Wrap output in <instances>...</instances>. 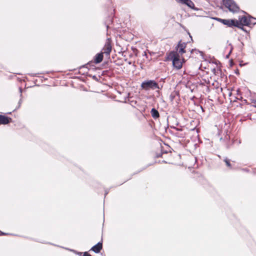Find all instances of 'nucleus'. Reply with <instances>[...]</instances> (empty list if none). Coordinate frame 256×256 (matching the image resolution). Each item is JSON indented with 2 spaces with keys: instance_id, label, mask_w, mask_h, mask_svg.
I'll use <instances>...</instances> for the list:
<instances>
[{
  "instance_id": "31",
  "label": "nucleus",
  "mask_w": 256,
  "mask_h": 256,
  "mask_svg": "<svg viewBox=\"0 0 256 256\" xmlns=\"http://www.w3.org/2000/svg\"><path fill=\"white\" fill-rule=\"evenodd\" d=\"M82 256H92L88 253V252H82Z\"/></svg>"
},
{
  "instance_id": "23",
  "label": "nucleus",
  "mask_w": 256,
  "mask_h": 256,
  "mask_svg": "<svg viewBox=\"0 0 256 256\" xmlns=\"http://www.w3.org/2000/svg\"><path fill=\"white\" fill-rule=\"evenodd\" d=\"M8 235L14 236V234H11V233L5 232H2V230H0V236H8Z\"/></svg>"
},
{
  "instance_id": "37",
  "label": "nucleus",
  "mask_w": 256,
  "mask_h": 256,
  "mask_svg": "<svg viewBox=\"0 0 256 256\" xmlns=\"http://www.w3.org/2000/svg\"><path fill=\"white\" fill-rule=\"evenodd\" d=\"M229 64H230V66H232L233 64H232V59H230V60H229Z\"/></svg>"
},
{
  "instance_id": "60",
  "label": "nucleus",
  "mask_w": 256,
  "mask_h": 256,
  "mask_svg": "<svg viewBox=\"0 0 256 256\" xmlns=\"http://www.w3.org/2000/svg\"><path fill=\"white\" fill-rule=\"evenodd\" d=\"M48 244H50L54 245L53 244H52L50 242H48Z\"/></svg>"
},
{
  "instance_id": "62",
  "label": "nucleus",
  "mask_w": 256,
  "mask_h": 256,
  "mask_svg": "<svg viewBox=\"0 0 256 256\" xmlns=\"http://www.w3.org/2000/svg\"><path fill=\"white\" fill-rule=\"evenodd\" d=\"M194 105L198 106V104H196V103L194 102Z\"/></svg>"
},
{
  "instance_id": "20",
  "label": "nucleus",
  "mask_w": 256,
  "mask_h": 256,
  "mask_svg": "<svg viewBox=\"0 0 256 256\" xmlns=\"http://www.w3.org/2000/svg\"><path fill=\"white\" fill-rule=\"evenodd\" d=\"M186 46V44L185 42H180L178 47L176 48H185Z\"/></svg>"
},
{
  "instance_id": "18",
  "label": "nucleus",
  "mask_w": 256,
  "mask_h": 256,
  "mask_svg": "<svg viewBox=\"0 0 256 256\" xmlns=\"http://www.w3.org/2000/svg\"><path fill=\"white\" fill-rule=\"evenodd\" d=\"M224 161L226 163V165L229 168H232V164H230V160L228 159V158H225L224 160Z\"/></svg>"
},
{
  "instance_id": "8",
  "label": "nucleus",
  "mask_w": 256,
  "mask_h": 256,
  "mask_svg": "<svg viewBox=\"0 0 256 256\" xmlns=\"http://www.w3.org/2000/svg\"><path fill=\"white\" fill-rule=\"evenodd\" d=\"M220 20L224 24L227 25L229 26H234L237 27V26L238 25V20L220 19Z\"/></svg>"
},
{
  "instance_id": "30",
  "label": "nucleus",
  "mask_w": 256,
  "mask_h": 256,
  "mask_svg": "<svg viewBox=\"0 0 256 256\" xmlns=\"http://www.w3.org/2000/svg\"><path fill=\"white\" fill-rule=\"evenodd\" d=\"M232 50H233V49H230V50L229 51L228 54L225 56L226 58V59L229 58L230 56V54L232 52Z\"/></svg>"
},
{
  "instance_id": "59",
  "label": "nucleus",
  "mask_w": 256,
  "mask_h": 256,
  "mask_svg": "<svg viewBox=\"0 0 256 256\" xmlns=\"http://www.w3.org/2000/svg\"><path fill=\"white\" fill-rule=\"evenodd\" d=\"M253 106H254V108H256V104L255 105H252Z\"/></svg>"
},
{
  "instance_id": "38",
  "label": "nucleus",
  "mask_w": 256,
  "mask_h": 256,
  "mask_svg": "<svg viewBox=\"0 0 256 256\" xmlns=\"http://www.w3.org/2000/svg\"><path fill=\"white\" fill-rule=\"evenodd\" d=\"M216 70H216V68H212V72L214 74H216Z\"/></svg>"
},
{
  "instance_id": "48",
  "label": "nucleus",
  "mask_w": 256,
  "mask_h": 256,
  "mask_svg": "<svg viewBox=\"0 0 256 256\" xmlns=\"http://www.w3.org/2000/svg\"><path fill=\"white\" fill-rule=\"evenodd\" d=\"M130 178H129V180H130ZM128 180H125V181L123 182V184H124V183L125 182H126V181H128ZM122 184H122H120L119 185H121V184Z\"/></svg>"
},
{
  "instance_id": "35",
  "label": "nucleus",
  "mask_w": 256,
  "mask_h": 256,
  "mask_svg": "<svg viewBox=\"0 0 256 256\" xmlns=\"http://www.w3.org/2000/svg\"><path fill=\"white\" fill-rule=\"evenodd\" d=\"M240 98H241V100H242V102L243 104H248V101H247L246 100V99H244L243 100L242 97Z\"/></svg>"
},
{
  "instance_id": "63",
  "label": "nucleus",
  "mask_w": 256,
  "mask_h": 256,
  "mask_svg": "<svg viewBox=\"0 0 256 256\" xmlns=\"http://www.w3.org/2000/svg\"><path fill=\"white\" fill-rule=\"evenodd\" d=\"M128 64H131V62H128Z\"/></svg>"
},
{
  "instance_id": "21",
  "label": "nucleus",
  "mask_w": 256,
  "mask_h": 256,
  "mask_svg": "<svg viewBox=\"0 0 256 256\" xmlns=\"http://www.w3.org/2000/svg\"><path fill=\"white\" fill-rule=\"evenodd\" d=\"M22 102V98L20 97V100L18 102V106L16 107V108L14 110H12V112H15L16 110L18 109L20 107Z\"/></svg>"
},
{
  "instance_id": "16",
  "label": "nucleus",
  "mask_w": 256,
  "mask_h": 256,
  "mask_svg": "<svg viewBox=\"0 0 256 256\" xmlns=\"http://www.w3.org/2000/svg\"><path fill=\"white\" fill-rule=\"evenodd\" d=\"M174 51L177 52V54L182 57H184L183 54L186 53V49H172Z\"/></svg>"
},
{
  "instance_id": "56",
  "label": "nucleus",
  "mask_w": 256,
  "mask_h": 256,
  "mask_svg": "<svg viewBox=\"0 0 256 256\" xmlns=\"http://www.w3.org/2000/svg\"><path fill=\"white\" fill-rule=\"evenodd\" d=\"M249 116H251V114H248L247 117H249Z\"/></svg>"
},
{
  "instance_id": "64",
  "label": "nucleus",
  "mask_w": 256,
  "mask_h": 256,
  "mask_svg": "<svg viewBox=\"0 0 256 256\" xmlns=\"http://www.w3.org/2000/svg\"><path fill=\"white\" fill-rule=\"evenodd\" d=\"M157 92L159 93V91L158 90H156V91Z\"/></svg>"
},
{
  "instance_id": "39",
  "label": "nucleus",
  "mask_w": 256,
  "mask_h": 256,
  "mask_svg": "<svg viewBox=\"0 0 256 256\" xmlns=\"http://www.w3.org/2000/svg\"><path fill=\"white\" fill-rule=\"evenodd\" d=\"M236 94L238 95H240L241 94V92H240V89L238 88L237 90H236Z\"/></svg>"
},
{
  "instance_id": "42",
  "label": "nucleus",
  "mask_w": 256,
  "mask_h": 256,
  "mask_svg": "<svg viewBox=\"0 0 256 256\" xmlns=\"http://www.w3.org/2000/svg\"><path fill=\"white\" fill-rule=\"evenodd\" d=\"M166 78H161L160 80V82H164Z\"/></svg>"
},
{
  "instance_id": "11",
  "label": "nucleus",
  "mask_w": 256,
  "mask_h": 256,
  "mask_svg": "<svg viewBox=\"0 0 256 256\" xmlns=\"http://www.w3.org/2000/svg\"><path fill=\"white\" fill-rule=\"evenodd\" d=\"M8 116L5 114H0V126L7 124L10 123V121L8 120Z\"/></svg>"
},
{
  "instance_id": "7",
  "label": "nucleus",
  "mask_w": 256,
  "mask_h": 256,
  "mask_svg": "<svg viewBox=\"0 0 256 256\" xmlns=\"http://www.w3.org/2000/svg\"><path fill=\"white\" fill-rule=\"evenodd\" d=\"M238 25L237 26L238 28H240L242 26H248L250 24V18H248L246 16H242L239 18Z\"/></svg>"
},
{
  "instance_id": "3",
  "label": "nucleus",
  "mask_w": 256,
  "mask_h": 256,
  "mask_svg": "<svg viewBox=\"0 0 256 256\" xmlns=\"http://www.w3.org/2000/svg\"><path fill=\"white\" fill-rule=\"evenodd\" d=\"M162 87L163 84L160 87L158 84L154 80H146L140 84L141 88L146 91L156 89L162 90Z\"/></svg>"
},
{
  "instance_id": "24",
  "label": "nucleus",
  "mask_w": 256,
  "mask_h": 256,
  "mask_svg": "<svg viewBox=\"0 0 256 256\" xmlns=\"http://www.w3.org/2000/svg\"><path fill=\"white\" fill-rule=\"evenodd\" d=\"M160 152L162 154H168V151L166 150H164V147L160 144Z\"/></svg>"
},
{
  "instance_id": "47",
  "label": "nucleus",
  "mask_w": 256,
  "mask_h": 256,
  "mask_svg": "<svg viewBox=\"0 0 256 256\" xmlns=\"http://www.w3.org/2000/svg\"><path fill=\"white\" fill-rule=\"evenodd\" d=\"M252 102L253 103H254V104H256V100H252Z\"/></svg>"
},
{
  "instance_id": "61",
  "label": "nucleus",
  "mask_w": 256,
  "mask_h": 256,
  "mask_svg": "<svg viewBox=\"0 0 256 256\" xmlns=\"http://www.w3.org/2000/svg\"><path fill=\"white\" fill-rule=\"evenodd\" d=\"M114 52H117L115 49H114Z\"/></svg>"
},
{
  "instance_id": "33",
  "label": "nucleus",
  "mask_w": 256,
  "mask_h": 256,
  "mask_svg": "<svg viewBox=\"0 0 256 256\" xmlns=\"http://www.w3.org/2000/svg\"><path fill=\"white\" fill-rule=\"evenodd\" d=\"M18 90H19V92L20 93V97L22 98V89L21 87H19L18 88Z\"/></svg>"
},
{
  "instance_id": "28",
  "label": "nucleus",
  "mask_w": 256,
  "mask_h": 256,
  "mask_svg": "<svg viewBox=\"0 0 256 256\" xmlns=\"http://www.w3.org/2000/svg\"><path fill=\"white\" fill-rule=\"evenodd\" d=\"M105 48H112V46H110V43L109 39H108V42H106V44Z\"/></svg>"
},
{
  "instance_id": "25",
  "label": "nucleus",
  "mask_w": 256,
  "mask_h": 256,
  "mask_svg": "<svg viewBox=\"0 0 256 256\" xmlns=\"http://www.w3.org/2000/svg\"><path fill=\"white\" fill-rule=\"evenodd\" d=\"M135 56H138V49H131Z\"/></svg>"
},
{
  "instance_id": "14",
  "label": "nucleus",
  "mask_w": 256,
  "mask_h": 256,
  "mask_svg": "<svg viewBox=\"0 0 256 256\" xmlns=\"http://www.w3.org/2000/svg\"><path fill=\"white\" fill-rule=\"evenodd\" d=\"M122 49H120V51H118V52L119 54H122V56H124V57L126 56V54H128V56L130 58H132L134 56V53L132 52H130L128 50V49H126V50L122 51Z\"/></svg>"
},
{
  "instance_id": "50",
  "label": "nucleus",
  "mask_w": 256,
  "mask_h": 256,
  "mask_svg": "<svg viewBox=\"0 0 256 256\" xmlns=\"http://www.w3.org/2000/svg\"><path fill=\"white\" fill-rule=\"evenodd\" d=\"M232 92H229V94H228V96H232Z\"/></svg>"
},
{
  "instance_id": "27",
  "label": "nucleus",
  "mask_w": 256,
  "mask_h": 256,
  "mask_svg": "<svg viewBox=\"0 0 256 256\" xmlns=\"http://www.w3.org/2000/svg\"><path fill=\"white\" fill-rule=\"evenodd\" d=\"M162 158V154L161 152L156 153L154 156V158Z\"/></svg>"
},
{
  "instance_id": "4",
  "label": "nucleus",
  "mask_w": 256,
  "mask_h": 256,
  "mask_svg": "<svg viewBox=\"0 0 256 256\" xmlns=\"http://www.w3.org/2000/svg\"><path fill=\"white\" fill-rule=\"evenodd\" d=\"M190 55L187 56L188 58L191 57L196 58V56L198 54H200L204 61H206L207 58H210V55H205L204 52L200 50L199 49H190Z\"/></svg>"
},
{
  "instance_id": "52",
  "label": "nucleus",
  "mask_w": 256,
  "mask_h": 256,
  "mask_svg": "<svg viewBox=\"0 0 256 256\" xmlns=\"http://www.w3.org/2000/svg\"><path fill=\"white\" fill-rule=\"evenodd\" d=\"M170 127H171V128H174V129L176 128L174 126H171Z\"/></svg>"
},
{
  "instance_id": "2",
  "label": "nucleus",
  "mask_w": 256,
  "mask_h": 256,
  "mask_svg": "<svg viewBox=\"0 0 256 256\" xmlns=\"http://www.w3.org/2000/svg\"><path fill=\"white\" fill-rule=\"evenodd\" d=\"M103 59V53L100 50L95 54L92 60L89 61L86 64L80 66L78 69L82 70V68H86L88 69V70H96V68L95 66V65L100 64L102 62Z\"/></svg>"
},
{
  "instance_id": "49",
  "label": "nucleus",
  "mask_w": 256,
  "mask_h": 256,
  "mask_svg": "<svg viewBox=\"0 0 256 256\" xmlns=\"http://www.w3.org/2000/svg\"><path fill=\"white\" fill-rule=\"evenodd\" d=\"M12 112H8L6 113V114H12Z\"/></svg>"
},
{
  "instance_id": "57",
  "label": "nucleus",
  "mask_w": 256,
  "mask_h": 256,
  "mask_svg": "<svg viewBox=\"0 0 256 256\" xmlns=\"http://www.w3.org/2000/svg\"><path fill=\"white\" fill-rule=\"evenodd\" d=\"M179 124V122H177V123L176 124V125H178Z\"/></svg>"
},
{
  "instance_id": "12",
  "label": "nucleus",
  "mask_w": 256,
  "mask_h": 256,
  "mask_svg": "<svg viewBox=\"0 0 256 256\" xmlns=\"http://www.w3.org/2000/svg\"><path fill=\"white\" fill-rule=\"evenodd\" d=\"M177 2L185 4L190 8L194 6V4L191 0H176Z\"/></svg>"
},
{
  "instance_id": "41",
  "label": "nucleus",
  "mask_w": 256,
  "mask_h": 256,
  "mask_svg": "<svg viewBox=\"0 0 256 256\" xmlns=\"http://www.w3.org/2000/svg\"><path fill=\"white\" fill-rule=\"evenodd\" d=\"M242 170L246 172H250V170L247 168H243Z\"/></svg>"
},
{
  "instance_id": "1",
  "label": "nucleus",
  "mask_w": 256,
  "mask_h": 256,
  "mask_svg": "<svg viewBox=\"0 0 256 256\" xmlns=\"http://www.w3.org/2000/svg\"><path fill=\"white\" fill-rule=\"evenodd\" d=\"M164 61L171 62L173 68L178 70L182 68L183 64L185 63L186 60L184 57L180 56L177 52L172 50L166 52Z\"/></svg>"
},
{
  "instance_id": "44",
  "label": "nucleus",
  "mask_w": 256,
  "mask_h": 256,
  "mask_svg": "<svg viewBox=\"0 0 256 256\" xmlns=\"http://www.w3.org/2000/svg\"><path fill=\"white\" fill-rule=\"evenodd\" d=\"M116 54H114V55L112 54V59H114V58H115V57H116Z\"/></svg>"
},
{
  "instance_id": "46",
  "label": "nucleus",
  "mask_w": 256,
  "mask_h": 256,
  "mask_svg": "<svg viewBox=\"0 0 256 256\" xmlns=\"http://www.w3.org/2000/svg\"><path fill=\"white\" fill-rule=\"evenodd\" d=\"M31 76H36V74H29Z\"/></svg>"
},
{
  "instance_id": "54",
  "label": "nucleus",
  "mask_w": 256,
  "mask_h": 256,
  "mask_svg": "<svg viewBox=\"0 0 256 256\" xmlns=\"http://www.w3.org/2000/svg\"><path fill=\"white\" fill-rule=\"evenodd\" d=\"M200 108L203 111V108H202V106H200Z\"/></svg>"
},
{
  "instance_id": "40",
  "label": "nucleus",
  "mask_w": 256,
  "mask_h": 256,
  "mask_svg": "<svg viewBox=\"0 0 256 256\" xmlns=\"http://www.w3.org/2000/svg\"><path fill=\"white\" fill-rule=\"evenodd\" d=\"M8 118H8V120L10 121V123L13 122V120H12V118L10 117H9V116H8Z\"/></svg>"
},
{
  "instance_id": "17",
  "label": "nucleus",
  "mask_w": 256,
  "mask_h": 256,
  "mask_svg": "<svg viewBox=\"0 0 256 256\" xmlns=\"http://www.w3.org/2000/svg\"><path fill=\"white\" fill-rule=\"evenodd\" d=\"M86 74L87 76L88 77L92 78V80H94L95 81L97 82H99L100 79L98 77H97L96 75H92L91 74H88L87 72H84L83 73H82L80 72H79V74Z\"/></svg>"
},
{
  "instance_id": "9",
  "label": "nucleus",
  "mask_w": 256,
  "mask_h": 256,
  "mask_svg": "<svg viewBox=\"0 0 256 256\" xmlns=\"http://www.w3.org/2000/svg\"><path fill=\"white\" fill-rule=\"evenodd\" d=\"M206 62L210 64H216V66H218L217 69H220L222 66L221 62L218 60L215 59L214 56H211L210 58H207Z\"/></svg>"
},
{
  "instance_id": "53",
  "label": "nucleus",
  "mask_w": 256,
  "mask_h": 256,
  "mask_svg": "<svg viewBox=\"0 0 256 256\" xmlns=\"http://www.w3.org/2000/svg\"><path fill=\"white\" fill-rule=\"evenodd\" d=\"M239 66H242V64L240 63Z\"/></svg>"
},
{
  "instance_id": "55",
  "label": "nucleus",
  "mask_w": 256,
  "mask_h": 256,
  "mask_svg": "<svg viewBox=\"0 0 256 256\" xmlns=\"http://www.w3.org/2000/svg\"><path fill=\"white\" fill-rule=\"evenodd\" d=\"M242 104H239L240 106H242Z\"/></svg>"
},
{
  "instance_id": "58",
  "label": "nucleus",
  "mask_w": 256,
  "mask_h": 256,
  "mask_svg": "<svg viewBox=\"0 0 256 256\" xmlns=\"http://www.w3.org/2000/svg\"><path fill=\"white\" fill-rule=\"evenodd\" d=\"M254 174H256V170H254Z\"/></svg>"
},
{
  "instance_id": "5",
  "label": "nucleus",
  "mask_w": 256,
  "mask_h": 256,
  "mask_svg": "<svg viewBox=\"0 0 256 256\" xmlns=\"http://www.w3.org/2000/svg\"><path fill=\"white\" fill-rule=\"evenodd\" d=\"M223 3L224 6L231 12H236L239 10V8L233 0H223Z\"/></svg>"
},
{
  "instance_id": "19",
  "label": "nucleus",
  "mask_w": 256,
  "mask_h": 256,
  "mask_svg": "<svg viewBox=\"0 0 256 256\" xmlns=\"http://www.w3.org/2000/svg\"><path fill=\"white\" fill-rule=\"evenodd\" d=\"M110 62L109 60H106L105 61H104L102 64V66L103 68H108Z\"/></svg>"
},
{
  "instance_id": "32",
  "label": "nucleus",
  "mask_w": 256,
  "mask_h": 256,
  "mask_svg": "<svg viewBox=\"0 0 256 256\" xmlns=\"http://www.w3.org/2000/svg\"><path fill=\"white\" fill-rule=\"evenodd\" d=\"M234 73L235 74H236V75H240V73L239 70H238V68H236L234 70Z\"/></svg>"
},
{
  "instance_id": "10",
  "label": "nucleus",
  "mask_w": 256,
  "mask_h": 256,
  "mask_svg": "<svg viewBox=\"0 0 256 256\" xmlns=\"http://www.w3.org/2000/svg\"><path fill=\"white\" fill-rule=\"evenodd\" d=\"M112 49H101V52L103 53V58L105 56L106 60H109L110 62H112L110 54L112 52Z\"/></svg>"
},
{
  "instance_id": "6",
  "label": "nucleus",
  "mask_w": 256,
  "mask_h": 256,
  "mask_svg": "<svg viewBox=\"0 0 256 256\" xmlns=\"http://www.w3.org/2000/svg\"><path fill=\"white\" fill-rule=\"evenodd\" d=\"M102 249V238L101 240L98 242L96 244H94L92 246L90 249V251H92L96 254H98L100 252V250Z\"/></svg>"
},
{
  "instance_id": "29",
  "label": "nucleus",
  "mask_w": 256,
  "mask_h": 256,
  "mask_svg": "<svg viewBox=\"0 0 256 256\" xmlns=\"http://www.w3.org/2000/svg\"><path fill=\"white\" fill-rule=\"evenodd\" d=\"M156 162L159 163V164H160V163L169 164L168 162H166V160H158V162H157V161H155V162H154V163H156Z\"/></svg>"
},
{
  "instance_id": "36",
  "label": "nucleus",
  "mask_w": 256,
  "mask_h": 256,
  "mask_svg": "<svg viewBox=\"0 0 256 256\" xmlns=\"http://www.w3.org/2000/svg\"><path fill=\"white\" fill-rule=\"evenodd\" d=\"M217 70H220V77H223L224 76V74L222 72L221 70H220V69H217Z\"/></svg>"
},
{
  "instance_id": "34",
  "label": "nucleus",
  "mask_w": 256,
  "mask_h": 256,
  "mask_svg": "<svg viewBox=\"0 0 256 256\" xmlns=\"http://www.w3.org/2000/svg\"><path fill=\"white\" fill-rule=\"evenodd\" d=\"M110 191V189L106 188L104 190V198L108 194Z\"/></svg>"
},
{
  "instance_id": "51",
  "label": "nucleus",
  "mask_w": 256,
  "mask_h": 256,
  "mask_svg": "<svg viewBox=\"0 0 256 256\" xmlns=\"http://www.w3.org/2000/svg\"><path fill=\"white\" fill-rule=\"evenodd\" d=\"M50 72H50V71L46 72V74H49V73H50Z\"/></svg>"
},
{
  "instance_id": "45",
  "label": "nucleus",
  "mask_w": 256,
  "mask_h": 256,
  "mask_svg": "<svg viewBox=\"0 0 256 256\" xmlns=\"http://www.w3.org/2000/svg\"><path fill=\"white\" fill-rule=\"evenodd\" d=\"M148 53L150 55L154 54V52H149V51H148Z\"/></svg>"
},
{
  "instance_id": "22",
  "label": "nucleus",
  "mask_w": 256,
  "mask_h": 256,
  "mask_svg": "<svg viewBox=\"0 0 256 256\" xmlns=\"http://www.w3.org/2000/svg\"><path fill=\"white\" fill-rule=\"evenodd\" d=\"M68 250L79 256H82V254L83 252H80L74 250H72V249H68Z\"/></svg>"
},
{
  "instance_id": "43",
  "label": "nucleus",
  "mask_w": 256,
  "mask_h": 256,
  "mask_svg": "<svg viewBox=\"0 0 256 256\" xmlns=\"http://www.w3.org/2000/svg\"><path fill=\"white\" fill-rule=\"evenodd\" d=\"M143 56H146V58H148V56L147 54H146V52H144Z\"/></svg>"
},
{
  "instance_id": "15",
  "label": "nucleus",
  "mask_w": 256,
  "mask_h": 256,
  "mask_svg": "<svg viewBox=\"0 0 256 256\" xmlns=\"http://www.w3.org/2000/svg\"><path fill=\"white\" fill-rule=\"evenodd\" d=\"M176 96H180V92L178 90H174L170 96V100L172 102Z\"/></svg>"
},
{
  "instance_id": "13",
  "label": "nucleus",
  "mask_w": 256,
  "mask_h": 256,
  "mask_svg": "<svg viewBox=\"0 0 256 256\" xmlns=\"http://www.w3.org/2000/svg\"><path fill=\"white\" fill-rule=\"evenodd\" d=\"M150 112L152 118L154 120L158 119L160 116L158 111L155 108H152Z\"/></svg>"
},
{
  "instance_id": "26",
  "label": "nucleus",
  "mask_w": 256,
  "mask_h": 256,
  "mask_svg": "<svg viewBox=\"0 0 256 256\" xmlns=\"http://www.w3.org/2000/svg\"><path fill=\"white\" fill-rule=\"evenodd\" d=\"M154 163L153 162V163H150L148 164H147L146 166L144 167L143 168H142L140 170H139V172H141L144 170H145L146 168L150 166H151L152 165H153Z\"/></svg>"
}]
</instances>
